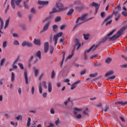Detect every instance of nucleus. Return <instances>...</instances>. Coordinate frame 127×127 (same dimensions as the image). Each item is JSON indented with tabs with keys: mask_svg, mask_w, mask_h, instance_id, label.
<instances>
[{
	"mask_svg": "<svg viewBox=\"0 0 127 127\" xmlns=\"http://www.w3.org/2000/svg\"><path fill=\"white\" fill-rule=\"evenodd\" d=\"M127 29V27L124 26L115 35H114L113 36L111 37H109L111 36V35H113L114 34V32L116 31V29L113 30L112 32L109 33L106 36H105L104 38H103L102 39H101L100 42L101 43H104L107 39H109V41H114V40H116L117 38H118V37H120L123 34V32L125 31Z\"/></svg>",
	"mask_w": 127,
	"mask_h": 127,
	"instance_id": "nucleus-1",
	"label": "nucleus"
},
{
	"mask_svg": "<svg viewBox=\"0 0 127 127\" xmlns=\"http://www.w3.org/2000/svg\"><path fill=\"white\" fill-rule=\"evenodd\" d=\"M117 15V17L115 18V20H116V21H118V20H119V18H120L121 15L119 13H116V12H114L112 15L109 16L104 20V22L107 21L106 23V26L109 25V24H111V23H112V20H111V18L113 17V15Z\"/></svg>",
	"mask_w": 127,
	"mask_h": 127,
	"instance_id": "nucleus-2",
	"label": "nucleus"
},
{
	"mask_svg": "<svg viewBox=\"0 0 127 127\" xmlns=\"http://www.w3.org/2000/svg\"><path fill=\"white\" fill-rule=\"evenodd\" d=\"M88 16L87 13H84L82 14V15L80 16L79 17L77 18L76 19V20L75 21V23H78V24L80 25L82 23H84V22H86L87 21V17Z\"/></svg>",
	"mask_w": 127,
	"mask_h": 127,
	"instance_id": "nucleus-3",
	"label": "nucleus"
},
{
	"mask_svg": "<svg viewBox=\"0 0 127 127\" xmlns=\"http://www.w3.org/2000/svg\"><path fill=\"white\" fill-rule=\"evenodd\" d=\"M96 48H97V45H94L91 46L89 49L85 50L84 52V55H83L84 60H88V53H90L91 51H94V50H95Z\"/></svg>",
	"mask_w": 127,
	"mask_h": 127,
	"instance_id": "nucleus-4",
	"label": "nucleus"
},
{
	"mask_svg": "<svg viewBox=\"0 0 127 127\" xmlns=\"http://www.w3.org/2000/svg\"><path fill=\"white\" fill-rule=\"evenodd\" d=\"M42 84L45 89H47L48 88V92L49 93L52 92V82L51 81H49L47 83V85L46 84V81H43Z\"/></svg>",
	"mask_w": 127,
	"mask_h": 127,
	"instance_id": "nucleus-5",
	"label": "nucleus"
},
{
	"mask_svg": "<svg viewBox=\"0 0 127 127\" xmlns=\"http://www.w3.org/2000/svg\"><path fill=\"white\" fill-rule=\"evenodd\" d=\"M73 110H74V111L73 113L74 115V118H75V119H81L82 115L80 114H78V112H80V111H82V109L75 107L73 108Z\"/></svg>",
	"mask_w": 127,
	"mask_h": 127,
	"instance_id": "nucleus-6",
	"label": "nucleus"
},
{
	"mask_svg": "<svg viewBox=\"0 0 127 127\" xmlns=\"http://www.w3.org/2000/svg\"><path fill=\"white\" fill-rule=\"evenodd\" d=\"M56 7L58 8L60 11H63L64 10H66L68 7H64L63 3L61 2H57L56 3Z\"/></svg>",
	"mask_w": 127,
	"mask_h": 127,
	"instance_id": "nucleus-7",
	"label": "nucleus"
},
{
	"mask_svg": "<svg viewBox=\"0 0 127 127\" xmlns=\"http://www.w3.org/2000/svg\"><path fill=\"white\" fill-rule=\"evenodd\" d=\"M22 1V0H11V5L13 9L15 8V4L17 6H19L20 2Z\"/></svg>",
	"mask_w": 127,
	"mask_h": 127,
	"instance_id": "nucleus-8",
	"label": "nucleus"
},
{
	"mask_svg": "<svg viewBox=\"0 0 127 127\" xmlns=\"http://www.w3.org/2000/svg\"><path fill=\"white\" fill-rule=\"evenodd\" d=\"M63 35V33L60 32L58 34L54 35L53 37V40L55 41L54 45H56L57 44V42L58 41V38L61 37Z\"/></svg>",
	"mask_w": 127,
	"mask_h": 127,
	"instance_id": "nucleus-9",
	"label": "nucleus"
},
{
	"mask_svg": "<svg viewBox=\"0 0 127 127\" xmlns=\"http://www.w3.org/2000/svg\"><path fill=\"white\" fill-rule=\"evenodd\" d=\"M38 4H39V5H43L44 6H45L48 5V4H49V1L38 0Z\"/></svg>",
	"mask_w": 127,
	"mask_h": 127,
	"instance_id": "nucleus-10",
	"label": "nucleus"
},
{
	"mask_svg": "<svg viewBox=\"0 0 127 127\" xmlns=\"http://www.w3.org/2000/svg\"><path fill=\"white\" fill-rule=\"evenodd\" d=\"M100 4H98L95 2H92L90 4V6H95V7H96L95 13H97L98 10H99V8L100 7Z\"/></svg>",
	"mask_w": 127,
	"mask_h": 127,
	"instance_id": "nucleus-11",
	"label": "nucleus"
},
{
	"mask_svg": "<svg viewBox=\"0 0 127 127\" xmlns=\"http://www.w3.org/2000/svg\"><path fill=\"white\" fill-rule=\"evenodd\" d=\"M50 25V22H48L46 23L45 25L43 26L42 30L40 31V33H42V32H45L46 30H48L49 26Z\"/></svg>",
	"mask_w": 127,
	"mask_h": 127,
	"instance_id": "nucleus-12",
	"label": "nucleus"
},
{
	"mask_svg": "<svg viewBox=\"0 0 127 127\" xmlns=\"http://www.w3.org/2000/svg\"><path fill=\"white\" fill-rule=\"evenodd\" d=\"M21 45L23 47L25 46H28V47H32V43L27 41H23Z\"/></svg>",
	"mask_w": 127,
	"mask_h": 127,
	"instance_id": "nucleus-13",
	"label": "nucleus"
},
{
	"mask_svg": "<svg viewBox=\"0 0 127 127\" xmlns=\"http://www.w3.org/2000/svg\"><path fill=\"white\" fill-rule=\"evenodd\" d=\"M81 47V43L79 42V40L77 39L75 40V45H74V48H76L77 47L76 49L78 50L79 48Z\"/></svg>",
	"mask_w": 127,
	"mask_h": 127,
	"instance_id": "nucleus-14",
	"label": "nucleus"
},
{
	"mask_svg": "<svg viewBox=\"0 0 127 127\" xmlns=\"http://www.w3.org/2000/svg\"><path fill=\"white\" fill-rule=\"evenodd\" d=\"M34 44L35 45H38V46H40L41 44V41L39 39H35L33 41Z\"/></svg>",
	"mask_w": 127,
	"mask_h": 127,
	"instance_id": "nucleus-15",
	"label": "nucleus"
},
{
	"mask_svg": "<svg viewBox=\"0 0 127 127\" xmlns=\"http://www.w3.org/2000/svg\"><path fill=\"white\" fill-rule=\"evenodd\" d=\"M44 52L47 53L48 52V49H49V44L48 42H46L44 44Z\"/></svg>",
	"mask_w": 127,
	"mask_h": 127,
	"instance_id": "nucleus-16",
	"label": "nucleus"
},
{
	"mask_svg": "<svg viewBox=\"0 0 127 127\" xmlns=\"http://www.w3.org/2000/svg\"><path fill=\"white\" fill-rule=\"evenodd\" d=\"M18 60H19V57H18L17 59H16L14 62L13 63L12 66L13 67V69H17V65H16V64L17 62H18Z\"/></svg>",
	"mask_w": 127,
	"mask_h": 127,
	"instance_id": "nucleus-17",
	"label": "nucleus"
},
{
	"mask_svg": "<svg viewBox=\"0 0 127 127\" xmlns=\"http://www.w3.org/2000/svg\"><path fill=\"white\" fill-rule=\"evenodd\" d=\"M80 82H81V80H77L75 81L73 84H72L70 88L71 90H74V89L76 88L77 84L80 83Z\"/></svg>",
	"mask_w": 127,
	"mask_h": 127,
	"instance_id": "nucleus-18",
	"label": "nucleus"
},
{
	"mask_svg": "<svg viewBox=\"0 0 127 127\" xmlns=\"http://www.w3.org/2000/svg\"><path fill=\"white\" fill-rule=\"evenodd\" d=\"M33 69L34 70L35 77H37V76H38V74L39 73V69H38V68H36V67H33Z\"/></svg>",
	"mask_w": 127,
	"mask_h": 127,
	"instance_id": "nucleus-19",
	"label": "nucleus"
},
{
	"mask_svg": "<svg viewBox=\"0 0 127 127\" xmlns=\"http://www.w3.org/2000/svg\"><path fill=\"white\" fill-rule=\"evenodd\" d=\"M25 83L26 84H28V76H27V71H25L24 73Z\"/></svg>",
	"mask_w": 127,
	"mask_h": 127,
	"instance_id": "nucleus-20",
	"label": "nucleus"
},
{
	"mask_svg": "<svg viewBox=\"0 0 127 127\" xmlns=\"http://www.w3.org/2000/svg\"><path fill=\"white\" fill-rule=\"evenodd\" d=\"M38 89L40 94H42V93H43V88L42 87L41 82H40L39 84Z\"/></svg>",
	"mask_w": 127,
	"mask_h": 127,
	"instance_id": "nucleus-21",
	"label": "nucleus"
},
{
	"mask_svg": "<svg viewBox=\"0 0 127 127\" xmlns=\"http://www.w3.org/2000/svg\"><path fill=\"white\" fill-rule=\"evenodd\" d=\"M115 105H122V106H124L125 105H127V101L126 102L118 101L115 103Z\"/></svg>",
	"mask_w": 127,
	"mask_h": 127,
	"instance_id": "nucleus-22",
	"label": "nucleus"
},
{
	"mask_svg": "<svg viewBox=\"0 0 127 127\" xmlns=\"http://www.w3.org/2000/svg\"><path fill=\"white\" fill-rule=\"evenodd\" d=\"M14 81H15V75H14V73L12 72L11 74V82L13 83Z\"/></svg>",
	"mask_w": 127,
	"mask_h": 127,
	"instance_id": "nucleus-23",
	"label": "nucleus"
},
{
	"mask_svg": "<svg viewBox=\"0 0 127 127\" xmlns=\"http://www.w3.org/2000/svg\"><path fill=\"white\" fill-rule=\"evenodd\" d=\"M35 56L40 59V58H41V52L38 51L35 54Z\"/></svg>",
	"mask_w": 127,
	"mask_h": 127,
	"instance_id": "nucleus-24",
	"label": "nucleus"
},
{
	"mask_svg": "<svg viewBox=\"0 0 127 127\" xmlns=\"http://www.w3.org/2000/svg\"><path fill=\"white\" fill-rule=\"evenodd\" d=\"M66 53V51L63 52V60L61 63V66L63 65V63H64V60H65V54Z\"/></svg>",
	"mask_w": 127,
	"mask_h": 127,
	"instance_id": "nucleus-25",
	"label": "nucleus"
},
{
	"mask_svg": "<svg viewBox=\"0 0 127 127\" xmlns=\"http://www.w3.org/2000/svg\"><path fill=\"white\" fill-rule=\"evenodd\" d=\"M55 12H61V11H60L57 8H54L52 9V11L50 12V13H54Z\"/></svg>",
	"mask_w": 127,
	"mask_h": 127,
	"instance_id": "nucleus-26",
	"label": "nucleus"
},
{
	"mask_svg": "<svg viewBox=\"0 0 127 127\" xmlns=\"http://www.w3.org/2000/svg\"><path fill=\"white\" fill-rule=\"evenodd\" d=\"M73 12H74V9L71 8L69 9V10L67 13V15H68V16H70L72 15V14L73 13Z\"/></svg>",
	"mask_w": 127,
	"mask_h": 127,
	"instance_id": "nucleus-27",
	"label": "nucleus"
},
{
	"mask_svg": "<svg viewBox=\"0 0 127 127\" xmlns=\"http://www.w3.org/2000/svg\"><path fill=\"white\" fill-rule=\"evenodd\" d=\"M52 27L53 32H56V31H57V28H58V26L55 24L52 26Z\"/></svg>",
	"mask_w": 127,
	"mask_h": 127,
	"instance_id": "nucleus-28",
	"label": "nucleus"
},
{
	"mask_svg": "<svg viewBox=\"0 0 127 127\" xmlns=\"http://www.w3.org/2000/svg\"><path fill=\"white\" fill-rule=\"evenodd\" d=\"M114 74V71L113 70H110L109 71L107 72L105 74L106 77H108V76H110V75H113Z\"/></svg>",
	"mask_w": 127,
	"mask_h": 127,
	"instance_id": "nucleus-29",
	"label": "nucleus"
},
{
	"mask_svg": "<svg viewBox=\"0 0 127 127\" xmlns=\"http://www.w3.org/2000/svg\"><path fill=\"white\" fill-rule=\"evenodd\" d=\"M51 79H54V78H55V71L53 70L52 71L51 74Z\"/></svg>",
	"mask_w": 127,
	"mask_h": 127,
	"instance_id": "nucleus-30",
	"label": "nucleus"
},
{
	"mask_svg": "<svg viewBox=\"0 0 127 127\" xmlns=\"http://www.w3.org/2000/svg\"><path fill=\"white\" fill-rule=\"evenodd\" d=\"M0 28L1 29H2V27H3V21L2 20V18L0 17Z\"/></svg>",
	"mask_w": 127,
	"mask_h": 127,
	"instance_id": "nucleus-31",
	"label": "nucleus"
},
{
	"mask_svg": "<svg viewBox=\"0 0 127 127\" xmlns=\"http://www.w3.org/2000/svg\"><path fill=\"white\" fill-rule=\"evenodd\" d=\"M106 63H107V64H110L111 62H112V58H108L106 61H105Z\"/></svg>",
	"mask_w": 127,
	"mask_h": 127,
	"instance_id": "nucleus-32",
	"label": "nucleus"
},
{
	"mask_svg": "<svg viewBox=\"0 0 127 127\" xmlns=\"http://www.w3.org/2000/svg\"><path fill=\"white\" fill-rule=\"evenodd\" d=\"M9 23V18H8V19H7L6 20L5 26H4V29H5V28H6V27H7L8 26Z\"/></svg>",
	"mask_w": 127,
	"mask_h": 127,
	"instance_id": "nucleus-33",
	"label": "nucleus"
},
{
	"mask_svg": "<svg viewBox=\"0 0 127 127\" xmlns=\"http://www.w3.org/2000/svg\"><path fill=\"white\" fill-rule=\"evenodd\" d=\"M109 106H106L105 107L104 109L102 108V112H104V113H106V112H107V111L109 110Z\"/></svg>",
	"mask_w": 127,
	"mask_h": 127,
	"instance_id": "nucleus-34",
	"label": "nucleus"
},
{
	"mask_svg": "<svg viewBox=\"0 0 127 127\" xmlns=\"http://www.w3.org/2000/svg\"><path fill=\"white\" fill-rule=\"evenodd\" d=\"M73 3H74V5H77L78 4H81V1L76 0L73 2Z\"/></svg>",
	"mask_w": 127,
	"mask_h": 127,
	"instance_id": "nucleus-35",
	"label": "nucleus"
},
{
	"mask_svg": "<svg viewBox=\"0 0 127 127\" xmlns=\"http://www.w3.org/2000/svg\"><path fill=\"white\" fill-rule=\"evenodd\" d=\"M30 122H31V118H30V117H29L27 123V127H30Z\"/></svg>",
	"mask_w": 127,
	"mask_h": 127,
	"instance_id": "nucleus-36",
	"label": "nucleus"
},
{
	"mask_svg": "<svg viewBox=\"0 0 127 127\" xmlns=\"http://www.w3.org/2000/svg\"><path fill=\"white\" fill-rule=\"evenodd\" d=\"M49 50L51 54H52V53H53V51H54V47H53V46H50Z\"/></svg>",
	"mask_w": 127,
	"mask_h": 127,
	"instance_id": "nucleus-37",
	"label": "nucleus"
},
{
	"mask_svg": "<svg viewBox=\"0 0 127 127\" xmlns=\"http://www.w3.org/2000/svg\"><path fill=\"white\" fill-rule=\"evenodd\" d=\"M20 27H21V28H22L23 30H26V27L25 26V25L23 24H21L20 25Z\"/></svg>",
	"mask_w": 127,
	"mask_h": 127,
	"instance_id": "nucleus-38",
	"label": "nucleus"
},
{
	"mask_svg": "<svg viewBox=\"0 0 127 127\" xmlns=\"http://www.w3.org/2000/svg\"><path fill=\"white\" fill-rule=\"evenodd\" d=\"M6 45H7V41H5L3 42L2 48H5V47H6Z\"/></svg>",
	"mask_w": 127,
	"mask_h": 127,
	"instance_id": "nucleus-39",
	"label": "nucleus"
},
{
	"mask_svg": "<svg viewBox=\"0 0 127 127\" xmlns=\"http://www.w3.org/2000/svg\"><path fill=\"white\" fill-rule=\"evenodd\" d=\"M73 54H74V53H73V52H72L71 54L68 55L67 56V57L66 58V60H68V59H71V58H72V57H73Z\"/></svg>",
	"mask_w": 127,
	"mask_h": 127,
	"instance_id": "nucleus-40",
	"label": "nucleus"
},
{
	"mask_svg": "<svg viewBox=\"0 0 127 127\" xmlns=\"http://www.w3.org/2000/svg\"><path fill=\"white\" fill-rule=\"evenodd\" d=\"M88 113H89V109L86 108L83 112V114L85 115V116H88Z\"/></svg>",
	"mask_w": 127,
	"mask_h": 127,
	"instance_id": "nucleus-41",
	"label": "nucleus"
},
{
	"mask_svg": "<svg viewBox=\"0 0 127 127\" xmlns=\"http://www.w3.org/2000/svg\"><path fill=\"white\" fill-rule=\"evenodd\" d=\"M97 75H98V73L96 72L95 73H93V74H90L89 75L90 77H91L92 78H94L95 77H97Z\"/></svg>",
	"mask_w": 127,
	"mask_h": 127,
	"instance_id": "nucleus-42",
	"label": "nucleus"
},
{
	"mask_svg": "<svg viewBox=\"0 0 127 127\" xmlns=\"http://www.w3.org/2000/svg\"><path fill=\"white\" fill-rule=\"evenodd\" d=\"M31 92L32 95H34V92H35L34 86H32Z\"/></svg>",
	"mask_w": 127,
	"mask_h": 127,
	"instance_id": "nucleus-43",
	"label": "nucleus"
},
{
	"mask_svg": "<svg viewBox=\"0 0 127 127\" xmlns=\"http://www.w3.org/2000/svg\"><path fill=\"white\" fill-rule=\"evenodd\" d=\"M116 78V75H112L108 77V80H114Z\"/></svg>",
	"mask_w": 127,
	"mask_h": 127,
	"instance_id": "nucleus-44",
	"label": "nucleus"
},
{
	"mask_svg": "<svg viewBox=\"0 0 127 127\" xmlns=\"http://www.w3.org/2000/svg\"><path fill=\"white\" fill-rule=\"evenodd\" d=\"M60 20H61V17L59 16V17H57L56 18L55 21V22H58L60 21Z\"/></svg>",
	"mask_w": 127,
	"mask_h": 127,
	"instance_id": "nucleus-45",
	"label": "nucleus"
},
{
	"mask_svg": "<svg viewBox=\"0 0 127 127\" xmlns=\"http://www.w3.org/2000/svg\"><path fill=\"white\" fill-rule=\"evenodd\" d=\"M83 36L85 40H88L89 39V35L83 34Z\"/></svg>",
	"mask_w": 127,
	"mask_h": 127,
	"instance_id": "nucleus-46",
	"label": "nucleus"
},
{
	"mask_svg": "<svg viewBox=\"0 0 127 127\" xmlns=\"http://www.w3.org/2000/svg\"><path fill=\"white\" fill-rule=\"evenodd\" d=\"M18 65L20 67V68H21V69H22V70H23V69H24V67H23V64H22L18 63Z\"/></svg>",
	"mask_w": 127,
	"mask_h": 127,
	"instance_id": "nucleus-47",
	"label": "nucleus"
},
{
	"mask_svg": "<svg viewBox=\"0 0 127 127\" xmlns=\"http://www.w3.org/2000/svg\"><path fill=\"white\" fill-rule=\"evenodd\" d=\"M42 97L44 98V99H46V98H47V92H44L42 94Z\"/></svg>",
	"mask_w": 127,
	"mask_h": 127,
	"instance_id": "nucleus-48",
	"label": "nucleus"
},
{
	"mask_svg": "<svg viewBox=\"0 0 127 127\" xmlns=\"http://www.w3.org/2000/svg\"><path fill=\"white\" fill-rule=\"evenodd\" d=\"M13 45L18 46L19 45V42L17 40H15L13 42Z\"/></svg>",
	"mask_w": 127,
	"mask_h": 127,
	"instance_id": "nucleus-49",
	"label": "nucleus"
},
{
	"mask_svg": "<svg viewBox=\"0 0 127 127\" xmlns=\"http://www.w3.org/2000/svg\"><path fill=\"white\" fill-rule=\"evenodd\" d=\"M50 113L52 115H54V114H55V110L53 108H51L50 109Z\"/></svg>",
	"mask_w": 127,
	"mask_h": 127,
	"instance_id": "nucleus-50",
	"label": "nucleus"
},
{
	"mask_svg": "<svg viewBox=\"0 0 127 127\" xmlns=\"http://www.w3.org/2000/svg\"><path fill=\"white\" fill-rule=\"evenodd\" d=\"M55 124L56 125V126H58V125L60 124V120H59V118H58V120L55 122Z\"/></svg>",
	"mask_w": 127,
	"mask_h": 127,
	"instance_id": "nucleus-51",
	"label": "nucleus"
},
{
	"mask_svg": "<svg viewBox=\"0 0 127 127\" xmlns=\"http://www.w3.org/2000/svg\"><path fill=\"white\" fill-rule=\"evenodd\" d=\"M70 102V98H68L67 100H66L64 102V104L65 106H67L68 105V103Z\"/></svg>",
	"mask_w": 127,
	"mask_h": 127,
	"instance_id": "nucleus-52",
	"label": "nucleus"
},
{
	"mask_svg": "<svg viewBox=\"0 0 127 127\" xmlns=\"http://www.w3.org/2000/svg\"><path fill=\"white\" fill-rule=\"evenodd\" d=\"M4 61H5V59H1L0 64V66H2V65H3V63H4Z\"/></svg>",
	"mask_w": 127,
	"mask_h": 127,
	"instance_id": "nucleus-53",
	"label": "nucleus"
},
{
	"mask_svg": "<svg viewBox=\"0 0 127 127\" xmlns=\"http://www.w3.org/2000/svg\"><path fill=\"white\" fill-rule=\"evenodd\" d=\"M17 14L18 17H21V16H22V13L21 12H17Z\"/></svg>",
	"mask_w": 127,
	"mask_h": 127,
	"instance_id": "nucleus-54",
	"label": "nucleus"
},
{
	"mask_svg": "<svg viewBox=\"0 0 127 127\" xmlns=\"http://www.w3.org/2000/svg\"><path fill=\"white\" fill-rule=\"evenodd\" d=\"M101 16L102 18H104V17L106 16V13H105V12H101Z\"/></svg>",
	"mask_w": 127,
	"mask_h": 127,
	"instance_id": "nucleus-55",
	"label": "nucleus"
},
{
	"mask_svg": "<svg viewBox=\"0 0 127 127\" xmlns=\"http://www.w3.org/2000/svg\"><path fill=\"white\" fill-rule=\"evenodd\" d=\"M3 78L0 79V86H2L3 84Z\"/></svg>",
	"mask_w": 127,
	"mask_h": 127,
	"instance_id": "nucleus-56",
	"label": "nucleus"
},
{
	"mask_svg": "<svg viewBox=\"0 0 127 127\" xmlns=\"http://www.w3.org/2000/svg\"><path fill=\"white\" fill-rule=\"evenodd\" d=\"M17 90L19 95H21V88L18 87Z\"/></svg>",
	"mask_w": 127,
	"mask_h": 127,
	"instance_id": "nucleus-57",
	"label": "nucleus"
},
{
	"mask_svg": "<svg viewBox=\"0 0 127 127\" xmlns=\"http://www.w3.org/2000/svg\"><path fill=\"white\" fill-rule=\"evenodd\" d=\"M31 12H32V13H35V12H36V10H35V8H32L31 9Z\"/></svg>",
	"mask_w": 127,
	"mask_h": 127,
	"instance_id": "nucleus-58",
	"label": "nucleus"
},
{
	"mask_svg": "<svg viewBox=\"0 0 127 127\" xmlns=\"http://www.w3.org/2000/svg\"><path fill=\"white\" fill-rule=\"evenodd\" d=\"M56 85L58 88H60L61 87V82H58L57 83Z\"/></svg>",
	"mask_w": 127,
	"mask_h": 127,
	"instance_id": "nucleus-59",
	"label": "nucleus"
},
{
	"mask_svg": "<svg viewBox=\"0 0 127 127\" xmlns=\"http://www.w3.org/2000/svg\"><path fill=\"white\" fill-rule=\"evenodd\" d=\"M74 6H75V4H74V2L70 3V4L68 5V7H70V8H71V7H74Z\"/></svg>",
	"mask_w": 127,
	"mask_h": 127,
	"instance_id": "nucleus-60",
	"label": "nucleus"
},
{
	"mask_svg": "<svg viewBox=\"0 0 127 127\" xmlns=\"http://www.w3.org/2000/svg\"><path fill=\"white\" fill-rule=\"evenodd\" d=\"M16 119L17 121H19V120H21V119H22V117H21V115H19L16 118Z\"/></svg>",
	"mask_w": 127,
	"mask_h": 127,
	"instance_id": "nucleus-61",
	"label": "nucleus"
},
{
	"mask_svg": "<svg viewBox=\"0 0 127 127\" xmlns=\"http://www.w3.org/2000/svg\"><path fill=\"white\" fill-rule=\"evenodd\" d=\"M65 27H66L65 25H62L61 26L60 29H61V30H63V29H64V28H65Z\"/></svg>",
	"mask_w": 127,
	"mask_h": 127,
	"instance_id": "nucleus-62",
	"label": "nucleus"
},
{
	"mask_svg": "<svg viewBox=\"0 0 127 127\" xmlns=\"http://www.w3.org/2000/svg\"><path fill=\"white\" fill-rule=\"evenodd\" d=\"M23 3H24V7H25L26 8H28V4L26 3V2H24Z\"/></svg>",
	"mask_w": 127,
	"mask_h": 127,
	"instance_id": "nucleus-63",
	"label": "nucleus"
},
{
	"mask_svg": "<svg viewBox=\"0 0 127 127\" xmlns=\"http://www.w3.org/2000/svg\"><path fill=\"white\" fill-rule=\"evenodd\" d=\"M122 68H127V64H125L122 65Z\"/></svg>",
	"mask_w": 127,
	"mask_h": 127,
	"instance_id": "nucleus-64",
	"label": "nucleus"
}]
</instances>
